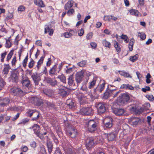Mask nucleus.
<instances>
[{
  "label": "nucleus",
  "instance_id": "1",
  "mask_svg": "<svg viewBox=\"0 0 154 154\" xmlns=\"http://www.w3.org/2000/svg\"><path fill=\"white\" fill-rule=\"evenodd\" d=\"M130 99V97L126 94H121L118 98L117 104L119 106H123L127 103Z\"/></svg>",
  "mask_w": 154,
  "mask_h": 154
},
{
  "label": "nucleus",
  "instance_id": "2",
  "mask_svg": "<svg viewBox=\"0 0 154 154\" xmlns=\"http://www.w3.org/2000/svg\"><path fill=\"white\" fill-rule=\"evenodd\" d=\"M86 127L89 131L92 132L97 130L98 127V123L93 120H90L86 123Z\"/></svg>",
  "mask_w": 154,
  "mask_h": 154
},
{
  "label": "nucleus",
  "instance_id": "3",
  "mask_svg": "<svg viewBox=\"0 0 154 154\" xmlns=\"http://www.w3.org/2000/svg\"><path fill=\"white\" fill-rule=\"evenodd\" d=\"M80 112L82 114L88 115L93 113V109L91 107H83L80 109Z\"/></svg>",
  "mask_w": 154,
  "mask_h": 154
},
{
  "label": "nucleus",
  "instance_id": "4",
  "mask_svg": "<svg viewBox=\"0 0 154 154\" xmlns=\"http://www.w3.org/2000/svg\"><path fill=\"white\" fill-rule=\"evenodd\" d=\"M10 92L11 94L14 95L22 96L23 93L22 91L20 88H13L10 90Z\"/></svg>",
  "mask_w": 154,
  "mask_h": 154
},
{
  "label": "nucleus",
  "instance_id": "5",
  "mask_svg": "<svg viewBox=\"0 0 154 154\" xmlns=\"http://www.w3.org/2000/svg\"><path fill=\"white\" fill-rule=\"evenodd\" d=\"M27 116L29 117H31L33 115H35L36 117H33L32 120H36L39 117V113L37 111H35L34 110H29L26 112Z\"/></svg>",
  "mask_w": 154,
  "mask_h": 154
},
{
  "label": "nucleus",
  "instance_id": "6",
  "mask_svg": "<svg viewBox=\"0 0 154 154\" xmlns=\"http://www.w3.org/2000/svg\"><path fill=\"white\" fill-rule=\"evenodd\" d=\"M83 77L84 75L82 72L80 71L77 72L75 75V80L78 85H79L82 81Z\"/></svg>",
  "mask_w": 154,
  "mask_h": 154
},
{
  "label": "nucleus",
  "instance_id": "7",
  "mask_svg": "<svg viewBox=\"0 0 154 154\" xmlns=\"http://www.w3.org/2000/svg\"><path fill=\"white\" fill-rule=\"evenodd\" d=\"M31 102L35 105L40 106L43 103V101L42 99L37 97H32Z\"/></svg>",
  "mask_w": 154,
  "mask_h": 154
},
{
  "label": "nucleus",
  "instance_id": "8",
  "mask_svg": "<svg viewBox=\"0 0 154 154\" xmlns=\"http://www.w3.org/2000/svg\"><path fill=\"white\" fill-rule=\"evenodd\" d=\"M96 143V140L92 137H89L86 140V145L89 147H92Z\"/></svg>",
  "mask_w": 154,
  "mask_h": 154
},
{
  "label": "nucleus",
  "instance_id": "9",
  "mask_svg": "<svg viewBox=\"0 0 154 154\" xmlns=\"http://www.w3.org/2000/svg\"><path fill=\"white\" fill-rule=\"evenodd\" d=\"M105 105V103L103 102L97 104V108L98 113H103L105 112L106 108Z\"/></svg>",
  "mask_w": 154,
  "mask_h": 154
},
{
  "label": "nucleus",
  "instance_id": "10",
  "mask_svg": "<svg viewBox=\"0 0 154 154\" xmlns=\"http://www.w3.org/2000/svg\"><path fill=\"white\" fill-rule=\"evenodd\" d=\"M105 84L103 82L102 84L98 85L96 88L94 89V92L97 94H100L104 88Z\"/></svg>",
  "mask_w": 154,
  "mask_h": 154
},
{
  "label": "nucleus",
  "instance_id": "11",
  "mask_svg": "<svg viewBox=\"0 0 154 154\" xmlns=\"http://www.w3.org/2000/svg\"><path fill=\"white\" fill-rule=\"evenodd\" d=\"M77 129L75 128H71L67 132V134L69 136H70L72 138L75 137L77 134Z\"/></svg>",
  "mask_w": 154,
  "mask_h": 154
},
{
  "label": "nucleus",
  "instance_id": "12",
  "mask_svg": "<svg viewBox=\"0 0 154 154\" xmlns=\"http://www.w3.org/2000/svg\"><path fill=\"white\" fill-rule=\"evenodd\" d=\"M35 85H38L39 82L41 80L40 77L39 75L37 74H33L31 76Z\"/></svg>",
  "mask_w": 154,
  "mask_h": 154
},
{
  "label": "nucleus",
  "instance_id": "13",
  "mask_svg": "<svg viewBox=\"0 0 154 154\" xmlns=\"http://www.w3.org/2000/svg\"><path fill=\"white\" fill-rule=\"evenodd\" d=\"M125 110L122 108H114L113 110V112L116 116H120L125 112Z\"/></svg>",
  "mask_w": 154,
  "mask_h": 154
},
{
  "label": "nucleus",
  "instance_id": "14",
  "mask_svg": "<svg viewBox=\"0 0 154 154\" xmlns=\"http://www.w3.org/2000/svg\"><path fill=\"white\" fill-rule=\"evenodd\" d=\"M10 102V100L8 98L0 99V106H4L8 105Z\"/></svg>",
  "mask_w": 154,
  "mask_h": 154
},
{
  "label": "nucleus",
  "instance_id": "15",
  "mask_svg": "<svg viewBox=\"0 0 154 154\" xmlns=\"http://www.w3.org/2000/svg\"><path fill=\"white\" fill-rule=\"evenodd\" d=\"M45 80L46 82L50 84L52 86H54L57 84L56 80L49 77L45 78Z\"/></svg>",
  "mask_w": 154,
  "mask_h": 154
},
{
  "label": "nucleus",
  "instance_id": "16",
  "mask_svg": "<svg viewBox=\"0 0 154 154\" xmlns=\"http://www.w3.org/2000/svg\"><path fill=\"white\" fill-rule=\"evenodd\" d=\"M140 121V119L137 118H133L130 120V123L134 125H137Z\"/></svg>",
  "mask_w": 154,
  "mask_h": 154
},
{
  "label": "nucleus",
  "instance_id": "17",
  "mask_svg": "<svg viewBox=\"0 0 154 154\" xmlns=\"http://www.w3.org/2000/svg\"><path fill=\"white\" fill-rule=\"evenodd\" d=\"M87 83V81L85 82H83L81 88V89L84 91H85L86 93H88V94H90V92L88 91L87 88L86 86Z\"/></svg>",
  "mask_w": 154,
  "mask_h": 154
},
{
  "label": "nucleus",
  "instance_id": "18",
  "mask_svg": "<svg viewBox=\"0 0 154 154\" xmlns=\"http://www.w3.org/2000/svg\"><path fill=\"white\" fill-rule=\"evenodd\" d=\"M49 32V35H53L54 32V30L53 29H51L49 26H45V33H47Z\"/></svg>",
  "mask_w": 154,
  "mask_h": 154
},
{
  "label": "nucleus",
  "instance_id": "19",
  "mask_svg": "<svg viewBox=\"0 0 154 154\" xmlns=\"http://www.w3.org/2000/svg\"><path fill=\"white\" fill-rule=\"evenodd\" d=\"M32 127L36 135H38V133L40 132V130L39 126L37 124H35Z\"/></svg>",
  "mask_w": 154,
  "mask_h": 154
},
{
  "label": "nucleus",
  "instance_id": "20",
  "mask_svg": "<svg viewBox=\"0 0 154 154\" xmlns=\"http://www.w3.org/2000/svg\"><path fill=\"white\" fill-rule=\"evenodd\" d=\"M11 78L12 81L15 82L18 81V78L17 74L14 72H13L10 76Z\"/></svg>",
  "mask_w": 154,
  "mask_h": 154
},
{
  "label": "nucleus",
  "instance_id": "21",
  "mask_svg": "<svg viewBox=\"0 0 154 154\" xmlns=\"http://www.w3.org/2000/svg\"><path fill=\"white\" fill-rule=\"evenodd\" d=\"M34 2L36 5L40 7L43 8L45 6V5L42 0H34Z\"/></svg>",
  "mask_w": 154,
  "mask_h": 154
},
{
  "label": "nucleus",
  "instance_id": "22",
  "mask_svg": "<svg viewBox=\"0 0 154 154\" xmlns=\"http://www.w3.org/2000/svg\"><path fill=\"white\" fill-rule=\"evenodd\" d=\"M74 78L73 75H70L68 78V84L70 86L75 85L74 80Z\"/></svg>",
  "mask_w": 154,
  "mask_h": 154
},
{
  "label": "nucleus",
  "instance_id": "23",
  "mask_svg": "<svg viewBox=\"0 0 154 154\" xmlns=\"http://www.w3.org/2000/svg\"><path fill=\"white\" fill-rule=\"evenodd\" d=\"M44 93L48 97H51L53 94V91L49 89H46L44 90Z\"/></svg>",
  "mask_w": 154,
  "mask_h": 154
},
{
  "label": "nucleus",
  "instance_id": "24",
  "mask_svg": "<svg viewBox=\"0 0 154 154\" xmlns=\"http://www.w3.org/2000/svg\"><path fill=\"white\" fill-rule=\"evenodd\" d=\"M114 46L118 52H120L121 51V49L119 44L116 41L113 42Z\"/></svg>",
  "mask_w": 154,
  "mask_h": 154
},
{
  "label": "nucleus",
  "instance_id": "25",
  "mask_svg": "<svg viewBox=\"0 0 154 154\" xmlns=\"http://www.w3.org/2000/svg\"><path fill=\"white\" fill-rule=\"evenodd\" d=\"M116 136V134L113 133H109L107 135L108 140L109 141H112L114 140Z\"/></svg>",
  "mask_w": 154,
  "mask_h": 154
},
{
  "label": "nucleus",
  "instance_id": "26",
  "mask_svg": "<svg viewBox=\"0 0 154 154\" xmlns=\"http://www.w3.org/2000/svg\"><path fill=\"white\" fill-rule=\"evenodd\" d=\"M130 12L131 14L133 15H135L136 16H138L139 15H141L140 14L137 10L131 9L130 10Z\"/></svg>",
  "mask_w": 154,
  "mask_h": 154
},
{
  "label": "nucleus",
  "instance_id": "27",
  "mask_svg": "<svg viewBox=\"0 0 154 154\" xmlns=\"http://www.w3.org/2000/svg\"><path fill=\"white\" fill-rule=\"evenodd\" d=\"M22 83L23 86H25L26 87H29L30 85V81L28 79H26L23 80L22 82Z\"/></svg>",
  "mask_w": 154,
  "mask_h": 154
},
{
  "label": "nucleus",
  "instance_id": "28",
  "mask_svg": "<svg viewBox=\"0 0 154 154\" xmlns=\"http://www.w3.org/2000/svg\"><path fill=\"white\" fill-rule=\"evenodd\" d=\"M79 99L80 104H82L86 102L87 98L86 97L81 96L79 97Z\"/></svg>",
  "mask_w": 154,
  "mask_h": 154
},
{
  "label": "nucleus",
  "instance_id": "29",
  "mask_svg": "<svg viewBox=\"0 0 154 154\" xmlns=\"http://www.w3.org/2000/svg\"><path fill=\"white\" fill-rule=\"evenodd\" d=\"M73 5V4L72 3H71V1H68L65 5L64 8L65 10H68L71 8Z\"/></svg>",
  "mask_w": 154,
  "mask_h": 154
},
{
  "label": "nucleus",
  "instance_id": "30",
  "mask_svg": "<svg viewBox=\"0 0 154 154\" xmlns=\"http://www.w3.org/2000/svg\"><path fill=\"white\" fill-rule=\"evenodd\" d=\"M44 59V57L42 56L39 60L38 61L37 63V65L36 66L38 69H39L41 67V65Z\"/></svg>",
  "mask_w": 154,
  "mask_h": 154
},
{
  "label": "nucleus",
  "instance_id": "31",
  "mask_svg": "<svg viewBox=\"0 0 154 154\" xmlns=\"http://www.w3.org/2000/svg\"><path fill=\"white\" fill-rule=\"evenodd\" d=\"M47 145L48 146V152L50 153L52 150V144L51 142H47Z\"/></svg>",
  "mask_w": 154,
  "mask_h": 154
},
{
  "label": "nucleus",
  "instance_id": "32",
  "mask_svg": "<svg viewBox=\"0 0 154 154\" xmlns=\"http://www.w3.org/2000/svg\"><path fill=\"white\" fill-rule=\"evenodd\" d=\"M10 68V66L8 65L5 66L3 70L4 73L5 74H7L9 71Z\"/></svg>",
  "mask_w": 154,
  "mask_h": 154
},
{
  "label": "nucleus",
  "instance_id": "33",
  "mask_svg": "<svg viewBox=\"0 0 154 154\" xmlns=\"http://www.w3.org/2000/svg\"><path fill=\"white\" fill-rule=\"evenodd\" d=\"M111 93H112V90L106 92L104 94V98L106 99L110 96H112V94H111Z\"/></svg>",
  "mask_w": 154,
  "mask_h": 154
},
{
  "label": "nucleus",
  "instance_id": "34",
  "mask_svg": "<svg viewBox=\"0 0 154 154\" xmlns=\"http://www.w3.org/2000/svg\"><path fill=\"white\" fill-rule=\"evenodd\" d=\"M60 94L63 97L66 96L67 95V92L64 89H60L59 92Z\"/></svg>",
  "mask_w": 154,
  "mask_h": 154
},
{
  "label": "nucleus",
  "instance_id": "35",
  "mask_svg": "<svg viewBox=\"0 0 154 154\" xmlns=\"http://www.w3.org/2000/svg\"><path fill=\"white\" fill-rule=\"evenodd\" d=\"M138 57V55L137 54L134 56L130 57L129 59L131 61L134 62L137 60Z\"/></svg>",
  "mask_w": 154,
  "mask_h": 154
},
{
  "label": "nucleus",
  "instance_id": "36",
  "mask_svg": "<svg viewBox=\"0 0 154 154\" xmlns=\"http://www.w3.org/2000/svg\"><path fill=\"white\" fill-rule=\"evenodd\" d=\"M102 43L103 45L106 47L110 48L111 47V45L110 43L106 41V39L103 41Z\"/></svg>",
  "mask_w": 154,
  "mask_h": 154
},
{
  "label": "nucleus",
  "instance_id": "37",
  "mask_svg": "<svg viewBox=\"0 0 154 154\" xmlns=\"http://www.w3.org/2000/svg\"><path fill=\"white\" fill-rule=\"evenodd\" d=\"M138 36L142 40H144L145 39L146 37V35L143 32H138Z\"/></svg>",
  "mask_w": 154,
  "mask_h": 154
},
{
  "label": "nucleus",
  "instance_id": "38",
  "mask_svg": "<svg viewBox=\"0 0 154 154\" xmlns=\"http://www.w3.org/2000/svg\"><path fill=\"white\" fill-rule=\"evenodd\" d=\"M14 50H11L8 54L7 57V61L8 62L9 60L11 59L13 54Z\"/></svg>",
  "mask_w": 154,
  "mask_h": 154
},
{
  "label": "nucleus",
  "instance_id": "39",
  "mask_svg": "<svg viewBox=\"0 0 154 154\" xmlns=\"http://www.w3.org/2000/svg\"><path fill=\"white\" fill-rule=\"evenodd\" d=\"M57 66L54 65L50 70L49 73L50 74H54L56 71Z\"/></svg>",
  "mask_w": 154,
  "mask_h": 154
},
{
  "label": "nucleus",
  "instance_id": "40",
  "mask_svg": "<svg viewBox=\"0 0 154 154\" xmlns=\"http://www.w3.org/2000/svg\"><path fill=\"white\" fill-rule=\"evenodd\" d=\"M7 52L5 51L1 54V61L2 62L4 61L5 59L6 55L7 54Z\"/></svg>",
  "mask_w": 154,
  "mask_h": 154
},
{
  "label": "nucleus",
  "instance_id": "41",
  "mask_svg": "<svg viewBox=\"0 0 154 154\" xmlns=\"http://www.w3.org/2000/svg\"><path fill=\"white\" fill-rule=\"evenodd\" d=\"M96 82V80L94 79L92 82L89 83V88L90 89L92 88L95 85Z\"/></svg>",
  "mask_w": 154,
  "mask_h": 154
},
{
  "label": "nucleus",
  "instance_id": "42",
  "mask_svg": "<svg viewBox=\"0 0 154 154\" xmlns=\"http://www.w3.org/2000/svg\"><path fill=\"white\" fill-rule=\"evenodd\" d=\"M120 38L124 39L126 43H127L129 41L128 37L126 35L122 34L120 37Z\"/></svg>",
  "mask_w": 154,
  "mask_h": 154
},
{
  "label": "nucleus",
  "instance_id": "43",
  "mask_svg": "<svg viewBox=\"0 0 154 154\" xmlns=\"http://www.w3.org/2000/svg\"><path fill=\"white\" fill-rule=\"evenodd\" d=\"M6 42L5 44V47L7 48H9L11 46L12 44L9 40H7V39H6Z\"/></svg>",
  "mask_w": 154,
  "mask_h": 154
},
{
  "label": "nucleus",
  "instance_id": "44",
  "mask_svg": "<svg viewBox=\"0 0 154 154\" xmlns=\"http://www.w3.org/2000/svg\"><path fill=\"white\" fill-rule=\"evenodd\" d=\"M86 61L85 60H83L80 61L77 63L78 65L80 67H84L86 65Z\"/></svg>",
  "mask_w": 154,
  "mask_h": 154
},
{
  "label": "nucleus",
  "instance_id": "45",
  "mask_svg": "<svg viewBox=\"0 0 154 154\" xmlns=\"http://www.w3.org/2000/svg\"><path fill=\"white\" fill-rule=\"evenodd\" d=\"M58 78L63 83H66V77L64 75H60L58 76Z\"/></svg>",
  "mask_w": 154,
  "mask_h": 154
},
{
  "label": "nucleus",
  "instance_id": "46",
  "mask_svg": "<svg viewBox=\"0 0 154 154\" xmlns=\"http://www.w3.org/2000/svg\"><path fill=\"white\" fill-rule=\"evenodd\" d=\"M28 59V56H26L25 59L23 60V66L24 67H25L26 65Z\"/></svg>",
  "mask_w": 154,
  "mask_h": 154
},
{
  "label": "nucleus",
  "instance_id": "47",
  "mask_svg": "<svg viewBox=\"0 0 154 154\" xmlns=\"http://www.w3.org/2000/svg\"><path fill=\"white\" fill-rule=\"evenodd\" d=\"M45 103L47 105L49 108H52L54 106V105L51 102H48V101H46V102Z\"/></svg>",
  "mask_w": 154,
  "mask_h": 154
},
{
  "label": "nucleus",
  "instance_id": "48",
  "mask_svg": "<svg viewBox=\"0 0 154 154\" xmlns=\"http://www.w3.org/2000/svg\"><path fill=\"white\" fill-rule=\"evenodd\" d=\"M112 122H107L105 124V126L106 128H111L112 126Z\"/></svg>",
  "mask_w": 154,
  "mask_h": 154
},
{
  "label": "nucleus",
  "instance_id": "49",
  "mask_svg": "<svg viewBox=\"0 0 154 154\" xmlns=\"http://www.w3.org/2000/svg\"><path fill=\"white\" fill-rule=\"evenodd\" d=\"M93 33L92 32H90L86 35V38L88 40H90L92 38Z\"/></svg>",
  "mask_w": 154,
  "mask_h": 154
},
{
  "label": "nucleus",
  "instance_id": "50",
  "mask_svg": "<svg viewBox=\"0 0 154 154\" xmlns=\"http://www.w3.org/2000/svg\"><path fill=\"white\" fill-rule=\"evenodd\" d=\"M112 96L114 97H116L118 96V94L120 92V91L116 92V93L114 92V91H115L114 90H112Z\"/></svg>",
  "mask_w": 154,
  "mask_h": 154
},
{
  "label": "nucleus",
  "instance_id": "51",
  "mask_svg": "<svg viewBox=\"0 0 154 154\" xmlns=\"http://www.w3.org/2000/svg\"><path fill=\"white\" fill-rule=\"evenodd\" d=\"M72 35V34L70 32H66L64 33V35L66 38L70 37Z\"/></svg>",
  "mask_w": 154,
  "mask_h": 154
},
{
  "label": "nucleus",
  "instance_id": "52",
  "mask_svg": "<svg viewBox=\"0 0 154 154\" xmlns=\"http://www.w3.org/2000/svg\"><path fill=\"white\" fill-rule=\"evenodd\" d=\"M34 61L32 59L28 64L29 67L30 68H32L34 65Z\"/></svg>",
  "mask_w": 154,
  "mask_h": 154
},
{
  "label": "nucleus",
  "instance_id": "53",
  "mask_svg": "<svg viewBox=\"0 0 154 154\" xmlns=\"http://www.w3.org/2000/svg\"><path fill=\"white\" fill-rule=\"evenodd\" d=\"M84 31L83 29H81L78 31V35L79 36H82L84 34Z\"/></svg>",
  "mask_w": 154,
  "mask_h": 154
},
{
  "label": "nucleus",
  "instance_id": "54",
  "mask_svg": "<svg viewBox=\"0 0 154 154\" xmlns=\"http://www.w3.org/2000/svg\"><path fill=\"white\" fill-rule=\"evenodd\" d=\"M29 121V119L27 118H25L22 119L21 122L20 123L21 124H25Z\"/></svg>",
  "mask_w": 154,
  "mask_h": 154
},
{
  "label": "nucleus",
  "instance_id": "55",
  "mask_svg": "<svg viewBox=\"0 0 154 154\" xmlns=\"http://www.w3.org/2000/svg\"><path fill=\"white\" fill-rule=\"evenodd\" d=\"M21 149L22 151L26 152L28 150V148L26 146H23L21 147Z\"/></svg>",
  "mask_w": 154,
  "mask_h": 154
},
{
  "label": "nucleus",
  "instance_id": "56",
  "mask_svg": "<svg viewBox=\"0 0 154 154\" xmlns=\"http://www.w3.org/2000/svg\"><path fill=\"white\" fill-rule=\"evenodd\" d=\"M74 12L75 11L74 9L72 8L68 11L67 14L68 15H70V14H72L73 13H74Z\"/></svg>",
  "mask_w": 154,
  "mask_h": 154
},
{
  "label": "nucleus",
  "instance_id": "57",
  "mask_svg": "<svg viewBox=\"0 0 154 154\" xmlns=\"http://www.w3.org/2000/svg\"><path fill=\"white\" fill-rule=\"evenodd\" d=\"M25 7L23 6V5H21V6H20L18 8V11H24L25 9Z\"/></svg>",
  "mask_w": 154,
  "mask_h": 154
},
{
  "label": "nucleus",
  "instance_id": "58",
  "mask_svg": "<svg viewBox=\"0 0 154 154\" xmlns=\"http://www.w3.org/2000/svg\"><path fill=\"white\" fill-rule=\"evenodd\" d=\"M146 97L150 100L152 101L154 99V97L152 95H147Z\"/></svg>",
  "mask_w": 154,
  "mask_h": 154
},
{
  "label": "nucleus",
  "instance_id": "59",
  "mask_svg": "<svg viewBox=\"0 0 154 154\" xmlns=\"http://www.w3.org/2000/svg\"><path fill=\"white\" fill-rule=\"evenodd\" d=\"M40 152L42 154H46V150L44 147H41Z\"/></svg>",
  "mask_w": 154,
  "mask_h": 154
},
{
  "label": "nucleus",
  "instance_id": "60",
  "mask_svg": "<svg viewBox=\"0 0 154 154\" xmlns=\"http://www.w3.org/2000/svg\"><path fill=\"white\" fill-rule=\"evenodd\" d=\"M16 61V56H14L11 61V63L12 66L15 65Z\"/></svg>",
  "mask_w": 154,
  "mask_h": 154
},
{
  "label": "nucleus",
  "instance_id": "61",
  "mask_svg": "<svg viewBox=\"0 0 154 154\" xmlns=\"http://www.w3.org/2000/svg\"><path fill=\"white\" fill-rule=\"evenodd\" d=\"M150 89V87L149 86H146L144 88H142V91L144 92H146L147 91H149Z\"/></svg>",
  "mask_w": 154,
  "mask_h": 154
},
{
  "label": "nucleus",
  "instance_id": "62",
  "mask_svg": "<svg viewBox=\"0 0 154 154\" xmlns=\"http://www.w3.org/2000/svg\"><path fill=\"white\" fill-rule=\"evenodd\" d=\"M35 44L38 46H42V42L41 40H37Z\"/></svg>",
  "mask_w": 154,
  "mask_h": 154
},
{
  "label": "nucleus",
  "instance_id": "63",
  "mask_svg": "<svg viewBox=\"0 0 154 154\" xmlns=\"http://www.w3.org/2000/svg\"><path fill=\"white\" fill-rule=\"evenodd\" d=\"M134 40L133 38H131L130 39L129 45L133 46L134 43Z\"/></svg>",
  "mask_w": 154,
  "mask_h": 154
},
{
  "label": "nucleus",
  "instance_id": "64",
  "mask_svg": "<svg viewBox=\"0 0 154 154\" xmlns=\"http://www.w3.org/2000/svg\"><path fill=\"white\" fill-rule=\"evenodd\" d=\"M20 115L19 113H17V115L12 119V121H14L16 120L19 117Z\"/></svg>",
  "mask_w": 154,
  "mask_h": 154
}]
</instances>
